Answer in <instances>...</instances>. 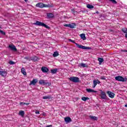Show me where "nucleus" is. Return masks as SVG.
<instances>
[{
	"instance_id": "nucleus-1",
	"label": "nucleus",
	"mask_w": 127,
	"mask_h": 127,
	"mask_svg": "<svg viewBox=\"0 0 127 127\" xmlns=\"http://www.w3.org/2000/svg\"><path fill=\"white\" fill-rule=\"evenodd\" d=\"M68 41H70L72 43H74V44H75L76 46H77V47H78V48H80V49H85L87 50H91V49H92V48L90 47H86L83 45H79L78 43L75 42V41L72 40L70 39H69Z\"/></svg>"
},
{
	"instance_id": "nucleus-2",
	"label": "nucleus",
	"mask_w": 127,
	"mask_h": 127,
	"mask_svg": "<svg viewBox=\"0 0 127 127\" xmlns=\"http://www.w3.org/2000/svg\"><path fill=\"white\" fill-rule=\"evenodd\" d=\"M34 25H37L38 26H43L46 28H49V26H48L47 25L39 21H36L35 23H34Z\"/></svg>"
},
{
	"instance_id": "nucleus-3",
	"label": "nucleus",
	"mask_w": 127,
	"mask_h": 127,
	"mask_svg": "<svg viewBox=\"0 0 127 127\" xmlns=\"http://www.w3.org/2000/svg\"><path fill=\"white\" fill-rule=\"evenodd\" d=\"M115 80H116V81H119L120 82H127V78H124L123 77V76L119 75L115 77Z\"/></svg>"
},
{
	"instance_id": "nucleus-4",
	"label": "nucleus",
	"mask_w": 127,
	"mask_h": 127,
	"mask_svg": "<svg viewBox=\"0 0 127 127\" xmlns=\"http://www.w3.org/2000/svg\"><path fill=\"white\" fill-rule=\"evenodd\" d=\"M69 80H70L71 82H73V83H79V82H80V78L75 76L70 77Z\"/></svg>"
},
{
	"instance_id": "nucleus-5",
	"label": "nucleus",
	"mask_w": 127,
	"mask_h": 127,
	"mask_svg": "<svg viewBox=\"0 0 127 127\" xmlns=\"http://www.w3.org/2000/svg\"><path fill=\"white\" fill-rule=\"evenodd\" d=\"M65 27H69V28H75L76 26V24L74 23H71L69 24H65L64 25Z\"/></svg>"
},
{
	"instance_id": "nucleus-6",
	"label": "nucleus",
	"mask_w": 127,
	"mask_h": 127,
	"mask_svg": "<svg viewBox=\"0 0 127 127\" xmlns=\"http://www.w3.org/2000/svg\"><path fill=\"white\" fill-rule=\"evenodd\" d=\"M100 91L101 92L100 98L103 100H106V99H107V95L106 94V93L102 90H100Z\"/></svg>"
},
{
	"instance_id": "nucleus-7",
	"label": "nucleus",
	"mask_w": 127,
	"mask_h": 127,
	"mask_svg": "<svg viewBox=\"0 0 127 127\" xmlns=\"http://www.w3.org/2000/svg\"><path fill=\"white\" fill-rule=\"evenodd\" d=\"M8 48H9L10 50H12V51H17L16 47H15V46L13 45H9L8 46Z\"/></svg>"
},
{
	"instance_id": "nucleus-8",
	"label": "nucleus",
	"mask_w": 127,
	"mask_h": 127,
	"mask_svg": "<svg viewBox=\"0 0 127 127\" xmlns=\"http://www.w3.org/2000/svg\"><path fill=\"white\" fill-rule=\"evenodd\" d=\"M39 84H40V85H48L49 86L50 84H49V82H45V81L43 79H41L40 80H39Z\"/></svg>"
},
{
	"instance_id": "nucleus-9",
	"label": "nucleus",
	"mask_w": 127,
	"mask_h": 127,
	"mask_svg": "<svg viewBox=\"0 0 127 127\" xmlns=\"http://www.w3.org/2000/svg\"><path fill=\"white\" fill-rule=\"evenodd\" d=\"M36 6L37 7H40L41 8H42L43 7H45V4L43 3H38L36 4Z\"/></svg>"
},
{
	"instance_id": "nucleus-10",
	"label": "nucleus",
	"mask_w": 127,
	"mask_h": 127,
	"mask_svg": "<svg viewBox=\"0 0 127 127\" xmlns=\"http://www.w3.org/2000/svg\"><path fill=\"white\" fill-rule=\"evenodd\" d=\"M107 93L110 98H115V93L109 91H107Z\"/></svg>"
},
{
	"instance_id": "nucleus-11",
	"label": "nucleus",
	"mask_w": 127,
	"mask_h": 127,
	"mask_svg": "<svg viewBox=\"0 0 127 127\" xmlns=\"http://www.w3.org/2000/svg\"><path fill=\"white\" fill-rule=\"evenodd\" d=\"M47 16L48 18H53L54 17V14L51 12L47 13Z\"/></svg>"
},
{
	"instance_id": "nucleus-12",
	"label": "nucleus",
	"mask_w": 127,
	"mask_h": 127,
	"mask_svg": "<svg viewBox=\"0 0 127 127\" xmlns=\"http://www.w3.org/2000/svg\"><path fill=\"white\" fill-rule=\"evenodd\" d=\"M41 70L43 73H47V72L49 71V69H48V68L45 66H43L41 68Z\"/></svg>"
},
{
	"instance_id": "nucleus-13",
	"label": "nucleus",
	"mask_w": 127,
	"mask_h": 127,
	"mask_svg": "<svg viewBox=\"0 0 127 127\" xmlns=\"http://www.w3.org/2000/svg\"><path fill=\"white\" fill-rule=\"evenodd\" d=\"M86 92H88V93H98V91L96 90H94L92 89H86Z\"/></svg>"
},
{
	"instance_id": "nucleus-14",
	"label": "nucleus",
	"mask_w": 127,
	"mask_h": 127,
	"mask_svg": "<svg viewBox=\"0 0 127 127\" xmlns=\"http://www.w3.org/2000/svg\"><path fill=\"white\" fill-rule=\"evenodd\" d=\"M38 81H37V79H33V81H31L29 84V85H36V83H37Z\"/></svg>"
},
{
	"instance_id": "nucleus-15",
	"label": "nucleus",
	"mask_w": 127,
	"mask_h": 127,
	"mask_svg": "<svg viewBox=\"0 0 127 127\" xmlns=\"http://www.w3.org/2000/svg\"><path fill=\"white\" fill-rule=\"evenodd\" d=\"M89 118L91 121H98V117L96 116H93L92 115L89 116Z\"/></svg>"
},
{
	"instance_id": "nucleus-16",
	"label": "nucleus",
	"mask_w": 127,
	"mask_h": 127,
	"mask_svg": "<svg viewBox=\"0 0 127 127\" xmlns=\"http://www.w3.org/2000/svg\"><path fill=\"white\" fill-rule=\"evenodd\" d=\"M31 60L34 61V62H36V61H38L39 60V58L37 57H33L31 58Z\"/></svg>"
},
{
	"instance_id": "nucleus-17",
	"label": "nucleus",
	"mask_w": 127,
	"mask_h": 127,
	"mask_svg": "<svg viewBox=\"0 0 127 127\" xmlns=\"http://www.w3.org/2000/svg\"><path fill=\"white\" fill-rule=\"evenodd\" d=\"M64 122H65V123H70L72 122V120L70 117H66L64 118Z\"/></svg>"
},
{
	"instance_id": "nucleus-18",
	"label": "nucleus",
	"mask_w": 127,
	"mask_h": 127,
	"mask_svg": "<svg viewBox=\"0 0 127 127\" xmlns=\"http://www.w3.org/2000/svg\"><path fill=\"white\" fill-rule=\"evenodd\" d=\"M6 71L0 70V75L2 76V77H5V76H6Z\"/></svg>"
},
{
	"instance_id": "nucleus-19",
	"label": "nucleus",
	"mask_w": 127,
	"mask_h": 127,
	"mask_svg": "<svg viewBox=\"0 0 127 127\" xmlns=\"http://www.w3.org/2000/svg\"><path fill=\"white\" fill-rule=\"evenodd\" d=\"M57 71H58V68H55L54 69H51V73H52V74H56L57 73Z\"/></svg>"
},
{
	"instance_id": "nucleus-20",
	"label": "nucleus",
	"mask_w": 127,
	"mask_h": 127,
	"mask_svg": "<svg viewBox=\"0 0 127 127\" xmlns=\"http://www.w3.org/2000/svg\"><path fill=\"white\" fill-rule=\"evenodd\" d=\"M43 99H44V100H47V99L50 100V99H52V97H51V95H49L48 96H44Z\"/></svg>"
},
{
	"instance_id": "nucleus-21",
	"label": "nucleus",
	"mask_w": 127,
	"mask_h": 127,
	"mask_svg": "<svg viewBox=\"0 0 127 127\" xmlns=\"http://www.w3.org/2000/svg\"><path fill=\"white\" fill-rule=\"evenodd\" d=\"M80 37L81 39L83 40H86V39H87V38L86 37V35H85V34L84 33L80 34Z\"/></svg>"
},
{
	"instance_id": "nucleus-22",
	"label": "nucleus",
	"mask_w": 127,
	"mask_h": 127,
	"mask_svg": "<svg viewBox=\"0 0 127 127\" xmlns=\"http://www.w3.org/2000/svg\"><path fill=\"white\" fill-rule=\"evenodd\" d=\"M86 7H87V8H89V9H92L94 8V6L93 5L88 4L86 5Z\"/></svg>"
},
{
	"instance_id": "nucleus-23",
	"label": "nucleus",
	"mask_w": 127,
	"mask_h": 127,
	"mask_svg": "<svg viewBox=\"0 0 127 127\" xmlns=\"http://www.w3.org/2000/svg\"><path fill=\"white\" fill-rule=\"evenodd\" d=\"M45 7H53V4L52 3L50 4H45Z\"/></svg>"
},
{
	"instance_id": "nucleus-24",
	"label": "nucleus",
	"mask_w": 127,
	"mask_h": 127,
	"mask_svg": "<svg viewBox=\"0 0 127 127\" xmlns=\"http://www.w3.org/2000/svg\"><path fill=\"white\" fill-rule=\"evenodd\" d=\"M98 61L99 62V65H101V64H102V63H103V62H104V59L99 58Z\"/></svg>"
},
{
	"instance_id": "nucleus-25",
	"label": "nucleus",
	"mask_w": 127,
	"mask_h": 127,
	"mask_svg": "<svg viewBox=\"0 0 127 127\" xmlns=\"http://www.w3.org/2000/svg\"><path fill=\"white\" fill-rule=\"evenodd\" d=\"M79 67H83V68H85V67H88V64H80Z\"/></svg>"
},
{
	"instance_id": "nucleus-26",
	"label": "nucleus",
	"mask_w": 127,
	"mask_h": 127,
	"mask_svg": "<svg viewBox=\"0 0 127 127\" xmlns=\"http://www.w3.org/2000/svg\"><path fill=\"white\" fill-rule=\"evenodd\" d=\"M59 56V53H58V52H55L53 54V57H57V56Z\"/></svg>"
},
{
	"instance_id": "nucleus-27",
	"label": "nucleus",
	"mask_w": 127,
	"mask_h": 127,
	"mask_svg": "<svg viewBox=\"0 0 127 127\" xmlns=\"http://www.w3.org/2000/svg\"><path fill=\"white\" fill-rule=\"evenodd\" d=\"M19 116H21V117H24V111H20L19 113Z\"/></svg>"
},
{
	"instance_id": "nucleus-28",
	"label": "nucleus",
	"mask_w": 127,
	"mask_h": 127,
	"mask_svg": "<svg viewBox=\"0 0 127 127\" xmlns=\"http://www.w3.org/2000/svg\"><path fill=\"white\" fill-rule=\"evenodd\" d=\"M21 72L24 75H26V71H25V69H24V68L22 67L21 68Z\"/></svg>"
},
{
	"instance_id": "nucleus-29",
	"label": "nucleus",
	"mask_w": 127,
	"mask_h": 127,
	"mask_svg": "<svg viewBox=\"0 0 127 127\" xmlns=\"http://www.w3.org/2000/svg\"><path fill=\"white\" fill-rule=\"evenodd\" d=\"M97 84L98 83H97V80H93V86H92L93 88H95L96 87V86H97Z\"/></svg>"
},
{
	"instance_id": "nucleus-30",
	"label": "nucleus",
	"mask_w": 127,
	"mask_h": 127,
	"mask_svg": "<svg viewBox=\"0 0 127 127\" xmlns=\"http://www.w3.org/2000/svg\"><path fill=\"white\" fill-rule=\"evenodd\" d=\"M81 100L84 102H86V100H90V98H89V97H83L81 98Z\"/></svg>"
},
{
	"instance_id": "nucleus-31",
	"label": "nucleus",
	"mask_w": 127,
	"mask_h": 127,
	"mask_svg": "<svg viewBox=\"0 0 127 127\" xmlns=\"http://www.w3.org/2000/svg\"><path fill=\"white\" fill-rule=\"evenodd\" d=\"M20 106H24V105H26V106H28L29 105V103H24V102H20Z\"/></svg>"
},
{
	"instance_id": "nucleus-32",
	"label": "nucleus",
	"mask_w": 127,
	"mask_h": 127,
	"mask_svg": "<svg viewBox=\"0 0 127 127\" xmlns=\"http://www.w3.org/2000/svg\"><path fill=\"white\" fill-rule=\"evenodd\" d=\"M109 1L112 2V3H114V4H117V1L116 0H109Z\"/></svg>"
},
{
	"instance_id": "nucleus-33",
	"label": "nucleus",
	"mask_w": 127,
	"mask_h": 127,
	"mask_svg": "<svg viewBox=\"0 0 127 127\" xmlns=\"http://www.w3.org/2000/svg\"><path fill=\"white\" fill-rule=\"evenodd\" d=\"M123 32H127V28H123L122 29Z\"/></svg>"
},
{
	"instance_id": "nucleus-34",
	"label": "nucleus",
	"mask_w": 127,
	"mask_h": 127,
	"mask_svg": "<svg viewBox=\"0 0 127 127\" xmlns=\"http://www.w3.org/2000/svg\"><path fill=\"white\" fill-rule=\"evenodd\" d=\"M9 64H10V65H13V64H15V63L14 62L11 61L9 62Z\"/></svg>"
},
{
	"instance_id": "nucleus-35",
	"label": "nucleus",
	"mask_w": 127,
	"mask_h": 127,
	"mask_svg": "<svg viewBox=\"0 0 127 127\" xmlns=\"http://www.w3.org/2000/svg\"><path fill=\"white\" fill-rule=\"evenodd\" d=\"M100 79H101V80H106V77L105 76H101Z\"/></svg>"
},
{
	"instance_id": "nucleus-36",
	"label": "nucleus",
	"mask_w": 127,
	"mask_h": 127,
	"mask_svg": "<svg viewBox=\"0 0 127 127\" xmlns=\"http://www.w3.org/2000/svg\"><path fill=\"white\" fill-rule=\"evenodd\" d=\"M121 52H125V53H127V50H121Z\"/></svg>"
},
{
	"instance_id": "nucleus-37",
	"label": "nucleus",
	"mask_w": 127,
	"mask_h": 127,
	"mask_svg": "<svg viewBox=\"0 0 127 127\" xmlns=\"http://www.w3.org/2000/svg\"><path fill=\"white\" fill-rule=\"evenodd\" d=\"M1 35H5V32H0Z\"/></svg>"
},
{
	"instance_id": "nucleus-38",
	"label": "nucleus",
	"mask_w": 127,
	"mask_h": 127,
	"mask_svg": "<svg viewBox=\"0 0 127 127\" xmlns=\"http://www.w3.org/2000/svg\"><path fill=\"white\" fill-rule=\"evenodd\" d=\"M96 82L97 84H101V81H100L99 80H96Z\"/></svg>"
},
{
	"instance_id": "nucleus-39",
	"label": "nucleus",
	"mask_w": 127,
	"mask_h": 127,
	"mask_svg": "<svg viewBox=\"0 0 127 127\" xmlns=\"http://www.w3.org/2000/svg\"><path fill=\"white\" fill-rule=\"evenodd\" d=\"M35 113L36 114V115H39L40 113H39V111H36V112H35Z\"/></svg>"
},
{
	"instance_id": "nucleus-40",
	"label": "nucleus",
	"mask_w": 127,
	"mask_h": 127,
	"mask_svg": "<svg viewBox=\"0 0 127 127\" xmlns=\"http://www.w3.org/2000/svg\"><path fill=\"white\" fill-rule=\"evenodd\" d=\"M71 11L73 13H74V9H71Z\"/></svg>"
},
{
	"instance_id": "nucleus-41",
	"label": "nucleus",
	"mask_w": 127,
	"mask_h": 127,
	"mask_svg": "<svg viewBox=\"0 0 127 127\" xmlns=\"http://www.w3.org/2000/svg\"><path fill=\"white\" fill-rule=\"evenodd\" d=\"M125 38L127 39V32H126V34H125Z\"/></svg>"
},
{
	"instance_id": "nucleus-42",
	"label": "nucleus",
	"mask_w": 127,
	"mask_h": 127,
	"mask_svg": "<svg viewBox=\"0 0 127 127\" xmlns=\"http://www.w3.org/2000/svg\"><path fill=\"white\" fill-rule=\"evenodd\" d=\"M52 127V126L51 125H49V126H47L46 127Z\"/></svg>"
},
{
	"instance_id": "nucleus-43",
	"label": "nucleus",
	"mask_w": 127,
	"mask_h": 127,
	"mask_svg": "<svg viewBox=\"0 0 127 127\" xmlns=\"http://www.w3.org/2000/svg\"><path fill=\"white\" fill-rule=\"evenodd\" d=\"M25 59H27V60H28V58H27V57H26V58H25Z\"/></svg>"
},
{
	"instance_id": "nucleus-44",
	"label": "nucleus",
	"mask_w": 127,
	"mask_h": 127,
	"mask_svg": "<svg viewBox=\"0 0 127 127\" xmlns=\"http://www.w3.org/2000/svg\"><path fill=\"white\" fill-rule=\"evenodd\" d=\"M125 107H126V108H127V104H126V105H125Z\"/></svg>"
},
{
	"instance_id": "nucleus-45",
	"label": "nucleus",
	"mask_w": 127,
	"mask_h": 127,
	"mask_svg": "<svg viewBox=\"0 0 127 127\" xmlns=\"http://www.w3.org/2000/svg\"><path fill=\"white\" fill-rule=\"evenodd\" d=\"M0 32H3V31H2V30H0Z\"/></svg>"
},
{
	"instance_id": "nucleus-46",
	"label": "nucleus",
	"mask_w": 127,
	"mask_h": 127,
	"mask_svg": "<svg viewBox=\"0 0 127 127\" xmlns=\"http://www.w3.org/2000/svg\"><path fill=\"white\" fill-rule=\"evenodd\" d=\"M30 34H31V35H33V34H32V33H30Z\"/></svg>"
},
{
	"instance_id": "nucleus-47",
	"label": "nucleus",
	"mask_w": 127,
	"mask_h": 127,
	"mask_svg": "<svg viewBox=\"0 0 127 127\" xmlns=\"http://www.w3.org/2000/svg\"><path fill=\"white\" fill-rule=\"evenodd\" d=\"M99 13V12H98V11H97L96 13Z\"/></svg>"
},
{
	"instance_id": "nucleus-48",
	"label": "nucleus",
	"mask_w": 127,
	"mask_h": 127,
	"mask_svg": "<svg viewBox=\"0 0 127 127\" xmlns=\"http://www.w3.org/2000/svg\"><path fill=\"white\" fill-rule=\"evenodd\" d=\"M24 1H27V0H24Z\"/></svg>"
}]
</instances>
